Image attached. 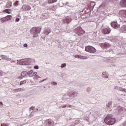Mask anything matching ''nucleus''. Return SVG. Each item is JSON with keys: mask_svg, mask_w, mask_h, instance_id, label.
Masks as SVG:
<instances>
[{"mask_svg": "<svg viewBox=\"0 0 126 126\" xmlns=\"http://www.w3.org/2000/svg\"><path fill=\"white\" fill-rule=\"evenodd\" d=\"M5 17H6V19L7 21L10 20L11 19V18H12V17L11 15H7Z\"/></svg>", "mask_w": 126, "mask_h": 126, "instance_id": "18", "label": "nucleus"}, {"mask_svg": "<svg viewBox=\"0 0 126 126\" xmlns=\"http://www.w3.org/2000/svg\"><path fill=\"white\" fill-rule=\"evenodd\" d=\"M38 78H40V76H38V75H35L34 76V79H38Z\"/></svg>", "mask_w": 126, "mask_h": 126, "instance_id": "24", "label": "nucleus"}, {"mask_svg": "<svg viewBox=\"0 0 126 126\" xmlns=\"http://www.w3.org/2000/svg\"><path fill=\"white\" fill-rule=\"evenodd\" d=\"M74 58L75 59H80L81 60H87V57L82 56L80 55H75Z\"/></svg>", "mask_w": 126, "mask_h": 126, "instance_id": "8", "label": "nucleus"}, {"mask_svg": "<svg viewBox=\"0 0 126 126\" xmlns=\"http://www.w3.org/2000/svg\"><path fill=\"white\" fill-rule=\"evenodd\" d=\"M0 76H2V73L0 72Z\"/></svg>", "mask_w": 126, "mask_h": 126, "instance_id": "34", "label": "nucleus"}, {"mask_svg": "<svg viewBox=\"0 0 126 126\" xmlns=\"http://www.w3.org/2000/svg\"><path fill=\"white\" fill-rule=\"evenodd\" d=\"M102 32L103 34H109L111 32V29L109 28H104L102 30Z\"/></svg>", "mask_w": 126, "mask_h": 126, "instance_id": "5", "label": "nucleus"}, {"mask_svg": "<svg viewBox=\"0 0 126 126\" xmlns=\"http://www.w3.org/2000/svg\"><path fill=\"white\" fill-rule=\"evenodd\" d=\"M41 30H42V28L35 27L32 28L30 32L33 35V37L36 38L38 36V34L41 32Z\"/></svg>", "mask_w": 126, "mask_h": 126, "instance_id": "2", "label": "nucleus"}, {"mask_svg": "<svg viewBox=\"0 0 126 126\" xmlns=\"http://www.w3.org/2000/svg\"><path fill=\"white\" fill-rule=\"evenodd\" d=\"M26 82H27V80H24L23 81H20V85H23L24 84H26Z\"/></svg>", "mask_w": 126, "mask_h": 126, "instance_id": "16", "label": "nucleus"}, {"mask_svg": "<svg viewBox=\"0 0 126 126\" xmlns=\"http://www.w3.org/2000/svg\"><path fill=\"white\" fill-rule=\"evenodd\" d=\"M14 91H15V92H20L22 91H24V89L18 88V89H15Z\"/></svg>", "mask_w": 126, "mask_h": 126, "instance_id": "15", "label": "nucleus"}, {"mask_svg": "<svg viewBox=\"0 0 126 126\" xmlns=\"http://www.w3.org/2000/svg\"><path fill=\"white\" fill-rule=\"evenodd\" d=\"M100 46H101V47H103L104 49H109V48L111 47V44L109 43L105 42V43L100 44Z\"/></svg>", "mask_w": 126, "mask_h": 126, "instance_id": "6", "label": "nucleus"}, {"mask_svg": "<svg viewBox=\"0 0 126 126\" xmlns=\"http://www.w3.org/2000/svg\"><path fill=\"white\" fill-rule=\"evenodd\" d=\"M0 58L2 59V60H5V61H11V59H9L6 56L4 55H1Z\"/></svg>", "mask_w": 126, "mask_h": 126, "instance_id": "11", "label": "nucleus"}, {"mask_svg": "<svg viewBox=\"0 0 126 126\" xmlns=\"http://www.w3.org/2000/svg\"><path fill=\"white\" fill-rule=\"evenodd\" d=\"M120 5L122 7H126V0H122L120 2Z\"/></svg>", "mask_w": 126, "mask_h": 126, "instance_id": "10", "label": "nucleus"}, {"mask_svg": "<svg viewBox=\"0 0 126 126\" xmlns=\"http://www.w3.org/2000/svg\"><path fill=\"white\" fill-rule=\"evenodd\" d=\"M76 30L77 31V33L79 34H82V33L81 32V30H82V29L81 27H78L76 28Z\"/></svg>", "mask_w": 126, "mask_h": 126, "instance_id": "12", "label": "nucleus"}, {"mask_svg": "<svg viewBox=\"0 0 126 126\" xmlns=\"http://www.w3.org/2000/svg\"><path fill=\"white\" fill-rule=\"evenodd\" d=\"M22 9L24 11H27V10H30V9H31V6L28 5H23L22 6Z\"/></svg>", "mask_w": 126, "mask_h": 126, "instance_id": "7", "label": "nucleus"}, {"mask_svg": "<svg viewBox=\"0 0 126 126\" xmlns=\"http://www.w3.org/2000/svg\"><path fill=\"white\" fill-rule=\"evenodd\" d=\"M85 50L86 52L92 54H94L96 52V49L94 47L90 46L86 47Z\"/></svg>", "mask_w": 126, "mask_h": 126, "instance_id": "3", "label": "nucleus"}, {"mask_svg": "<svg viewBox=\"0 0 126 126\" xmlns=\"http://www.w3.org/2000/svg\"><path fill=\"white\" fill-rule=\"evenodd\" d=\"M111 25L112 27L114 28V29H118V28H120V25L118 24L117 22H113L111 23Z\"/></svg>", "mask_w": 126, "mask_h": 126, "instance_id": "4", "label": "nucleus"}, {"mask_svg": "<svg viewBox=\"0 0 126 126\" xmlns=\"http://www.w3.org/2000/svg\"><path fill=\"white\" fill-rule=\"evenodd\" d=\"M0 105L1 106H2V105H3V104L2 103V102H0Z\"/></svg>", "mask_w": 126, "mask_h": 126, "instance_id": "35", "label": "nucleus"}, {"mask_svg": "<svg viewBox=\"0 0 126 126\" xmlns=\"http://www.w3.org/2000/svg\"><path fill=\"white\" fill-rule=\"evenodd\" d=\"M1 126H6L4 124H1Z\"/></svg>", "mask_w": 126, "mask_h": 126, "instance_id": "33", "label": "nucleus"}, {"mask_svg": "<svg viewBox=\"0 0 126 126\" xmlns=\"http://www.w3.org/2000/svg\"><path fill=\"white\" fill-rule=\"evenodd\" d=\"M104 121L107 125H112L116 124L117 120L111 115H107L104 119Z\"/></svg>", "mask_w": 126, "mask_h": 126, "instance_id": "1", "label": "nucleus"}, {"mask_svg": "<svg viewBox=\"0 0 126 126\" xmlns=\"http://www.w3.org/2000/svg\"><path fill=\"white\" fill-rule=\"evenodd\" d=\"M68 107H69V108H71V107H72V106H71L70 105H68Z\"/></svg>", "mask_w": 126, "mask_h": 126, "instance_id": "36", "label": "nucleus"}, {"mask_svg": "<svg viewBox=\"0 0 126 126\" xmlns=\"http://www.w3.org/2000/svg\"><path fill=\"white\" fill-rule=\"evenodd\" d=\"M58 0H48V3H54V2H57Z\"/></svg>", "mask_w": 126, "mask_h": 126, "instance_id": "17", "label": "nucleus"}, {"mask_svg": "<svg viewBox=\"0 0 126 126\" xmlns=\"http://www.w3.org/2000/svg\"><path fill=\"white\" fill-rule=\"evenodd\" d=\"M34 68L35 69H39V66H38V65H35V66H34Z\"/></svg>", "mask_w": 126, "mask_h": 126, "instance_id": "27", "label": "nucleus"}, {"mask_svg": "<svg viewBox=\"0 0 126 126\" xmlns=\"http://www.w3.org/2000/svg\"><path fill=\"white\" fill-rule=\"evenodd\" d=\"M3 11L4 12H6V13H8V14H10L11 13V9H6Z\"/></svg>", "mask_w": 126, "mask_h": 126, "instance_id": "13", "label": "nucleus"}, {"mask_svg": "<svg viewBox=\"0 0 126 126\" xmlns=\"http://www.w3.org/2000/svg\"><path fill=\"white\" fill-rule=\"evenodd\" d=\"M51 32H52V31L50 29L47 30V31H46V33H47V35H49V34H50V33H51Z\"/></svg>", "mask_w": 126, "mask_h": 126, "instance_id": "23", "label": "nucleus"}, {"mask_svg": "<svg viewBox=\"0 0 126 126\" xmlns=\"http://www.w3.org/2000/svg\"><path fill=\"white\" fill-rule=\"evenodd\" d=\"M20 19L19 18H17L16 19V22H18V21H19Z\"/></svg>", "mask_w": 126, "mask_h": 126, "instance_id": "30", "label": "nucleus"}, {"mask_svg": "<svg viewBox=\"0 0 126 126\" xmlns=\"http://www.w3.org/2000/svg\"><path fill=\"white\" fill-rule=\"evenodd\" d=\"M62 108H66V105H64V106H62Z\"/></svg>", "mask_w": 126, "mask_h": 126, "instance_id": "32", "label": "nucleus"}, {"mask_svg": "<svg viewBox=\"0 0 126 126\" xmlns=\"http://www.w3.org/2000/svg\"><path fill=\"white\" fill-rule=\"evenodd\" d=\"M25 62V64H27V63H27V61H24Z\"/></svg>", "mask_w": 126, "mask_h": 126, "instance_id": "37", "label": "nucleus"}, {"mask_svg": "<svg viewBox=\"0 0 126 126\" xmlns=\"http://www.w3.org/2000/svg\"><path fill=\"white\" fill-rule=\"evenodd\" d=\"M52 84H53V85H57V83L56 82H51Z\"/></svg>", "mask_w": 126, "mask_h": 126, "instance_id": "28", "label": "nucleus"}, {"mask_svg": "<svg viewBox=\"0 0 126 126\" xmlns=\"http://www.w3.org/2000/svg\"><path fill=\"white\" fill-rule=\"evenodd\" d=\"M106 78L108 77V76H106Z\"/></svg>", "mask_w": 126, "mask_h": 126, "instance_id": "39", "label": "nucleus"}, {"mask_svg": "<svg viewBox=\"0 0 126 126\" xmlns=\"http://www.w3.org/2000/svg\"><path fill=\"white\" fill-rule=\"evenodd\" d=\"M111 106H112V102H108V103L107 104V107L110 108V107H111Z\"/></svg>", "mask_w": 126, "mask_h": 126, "instance_id": "26", "label": "nucleus"}, {"mask_svg": "<svg viewBox=\"0 0 126 126\" xmlns=\"http://www.w3.org/2000/svg\"><path fill=\"white\" fill-rule=\"evenodd\" d=\"M65 66H66V63H63L62 65H61V67H64Z\"/></svg>", "mask_w": 126, "mask_h": 126, "instance_id": "25", "label": "nucleus"}, {"mask_svg": "<svg viewBox=\"0 0 126 126\" xmlns=\"http://www.w3.org/2000/svg\"><path fill=\"white\" fill-rule=\"evenodd\" d=\"M121 29H122V31H126V25H123Z\"/></svg>", "mask_w": 126, "mask_h": 126, "instance_id": "20", "label": "nucleus"}, {"mask_svg": "<svg viewBox=\"0 0 126 126\" xmlns=\"http://www.w3.org/2000/svg\"><path fill=\"white\" fill-rule=\"evenodd\" d=\"M29 76L30 77H33V76H35V75H36L37 72H34L33 70H31L29 72H28Z\"/></svg>", "mask_w": 126, "mask_h": 126, "instance_id": "9", "label": "nucleus"}, {"mask_svg": "<svg viewBox=\"0 0 126 126\" xmlns=\"http://www.w3.org/2000/svg\"><path fill=\"white\" fill-rule=\"evenodd\" d=\"M34 109H35V107L34 106H32L30 108V110H34Z\"/></svg>", "mask_w": 126, "mask_h": 126, "instance_id": "29", "label": "nucleus"}, {"mask_svg": "<svg viewBox=\"0 0 126 126\" xmlns=\"http://www.w3.org/2000/svg\"><path fill=\"white\" fill-rule=\"evenodd\" d=\"M27 75V72H25V71L22 72L21 74V76H23V77L26 76Z\"/></svg>", "mask_w": 126, "mask_h": 126, "instance_id": "19", "label": "nucleus"}, {"mask_svg": "<svg viewBox=\"0 0 126 126\" xmlns=\"http://www.w3.org/2000/svg\"><path fill=\"white\" fill-rule=\"evenodd\" d=\"M12 4V3L11 2V1H9L8 2H7L6 6L7 8H9V7H11V5Z\"/></svg>", "mask_w": 126, "mask_h": 126, "instance_id": "14", "label": "nucleus"}, {"mask_svg": "<svg viewBox=\"0 0 126 126\" xmlns=\"http://www.w3.org/2000/svg\"><path fill=\"white\" fill-rule=\"evenodd\" d=\"M19 4V1H18V0L16 1L14 3V4H13V5H14V6H17V5H18Z\"/></svg>", "mask_w": 126, "mask_h": 126, "instance_id": "21", "label": "nucleus"}, {"mask_svg": "<svg viewBox=\"0 0 126 126\" xmlns=\"http://www.w3.org/2000/svg\"><path fill=\"white\" fill-rule=\"evenodd\" d=\"M5 21H7L5 17L1 19V22H5Z\"/></svg>", "mask_w": 126, "mask_h": 126, "instance_id": "22", "label": "nucleus"}, {"mask_svg": "<svg viewBox=\"0 0 126 126\" xmlns=\"http://www.w3.org/2000/svg\"><path fill=\"white\" fill-rule=\"evenodd\" d=\"M45 80H43L40 81V82H43V81H44Z\"/></svg>", "mask_w": 126, "mask_h": 126, "instance_id": "38", "label": "nucleus"}, {"mask_svg": "<svg viewBox=\"0 0 126 126\" xmlns=\"http://www.w3.org/2000/svg\"><path fill=\"white\" fill-rule=\"evenodd\" d=\"M28 46V45L26 43L24 45V47H25V48L27 47Z\"/></svg>", "mask_w": 126, "mask_h": 126, "instance_id": "31", "label": "nucleus"}]
</instances>
